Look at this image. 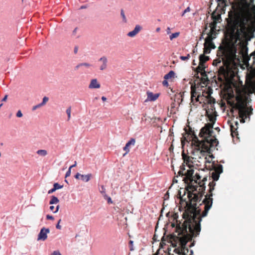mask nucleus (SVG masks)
<instances>
[{
	"mask_svg": "<svg viewBox=\"0 0 255 255\" xmlns=\"http://www.w3.org/2000/svg\"><path fill=\"white\" fill-rule=\"evenodd\" d=\"M232 8L228 12L226 26V33L230 40L218 47V58L213 61V64L217 66L222 61L227 69H236L240 65V59L237 55L236 42L255 30V21L247 4L239 3Z\"/></svg>",
	"mask_w": 255,
	"mask_h": 255,
	"instance_id": "obj_1",
	"label": "nucleus"
},
{
	"mask_svg": "<svg viewBox=\"0 0 255 255\" xmlns=\"http://www.w3.org/2000/svg\"><path fill=\"white\" fill-rule=\"evenodd\" d=\"M213 127L212 124L208 123L201 129L199 135L204 137L201 140L198 139L190 127L185 129L186 134L192 138V144L194 147L193 154L195 156L198 155L199 158L206 156L207 153H210L211 150L215 149L219 143L217 139L212 136Z\"/></svg>",
	"mask_w": 255,
	"mask_h": 255,
	"instance_id": "obj_2",
	"label": "nucleus"
},
{
	"mask_svg": "<svg viewBox=\"0 0 255 255\" xmlns=\"http://www.w3.org/2000/svg\"><path fill=\"white\" fill-rule=\"evenodd\" d=\"M170 212L166 214L168 217V223L165 225L164 236L162 237L161 248L164 249V255H174L175 253V213L173 212L171 217ZM152 255H158L153 254Z\"/></svg>",
	"mask_w": 255,
	"mask_h": 255,
	"instance_id": "obj_3",
	"label": "nucleus"
},
{
	"mask_svg": "<svg viewBox=\"0 0 255 255\" xmlns=\"http://www.w3.org/2000/svg\"><path fill=\"white\" fill-rule=\"evenodd\" d=\"M239 67H237V69H228L227 68L226 66H221L218 70V76H219V80L222 81L223 79L227 78L228 76L229 73H230V76L232 79H233L235 77L237 76V78L239 80V83L242 85V81H240V76L238 75V71H239Z\"/></svg>",
	"mask_w": 255,
	"mask_h": 255,
	"instance_id": "obj_4",
	"label": "nucleus"
},
{
	"mask_svg": "<svg viewBox=\"0 0 255 255\" xmlns=\"http://www.w3.org/2000/svg\"><path fill=\"white\" fill-rule=\"evenodd\" d=\"M253 109L251 107L248 109L246 107L243 106H240L239 107V117L242 118L241 122L244 123L245 119L247 118V115H250L252 114Z\"/></svg>",
	"mask_w": 255,
	"mask_h": 255,
	"instance_id": "obj_5",
	"label": "nucleus"
},
{
	"mask_svg": "<svg viewBox=\"0 0 255 255\" xmlns=\"http://www.w3.org/2000/svg\"><path fill=\"white\" fill-rule=\"evenodd\" d=\"M50 233V230L49 228H46L43 227L41 229L40 232L39 233L37 237L38 241H45L47 238V234Z\"/></svg>",
	"mask_w": 255,
	"mask_h": 255,
	"instance_id": "obj_6",
	"label": "nucleus"
},
{
	"mask_svg": "<svg viewBox=\"0 0 255 255\" xmlns=\"http://www.w3.org/2000/svg\"><path fill=\"white\" fill-rule=\"evenodd\" d=\"M175 92V90H173V88H171L169 87V90L167 91L168 94L170 96L171 99L173 101L172 104H171V113H172L173 114H175V94L173 95V96L171 95V93H173Z\"/></svg>",
	"mask_w": 255,
	"mask_h": 255,
	"instance_id": "obj_7",
	"label": "nucleus"
},
{
	"mask_svg": "<svg viewBox=\"0 0 255 255\" xmlns=\"http://www.w3.org/2000/svg\"><path fill=\"white\" fill-rule=\"evenodd\" d=\"M172 131H173V129H170V132H171V133L169 135L168 137H167V139L166 141L168 143L170 142H171V144L169 148V150H170V152L171 153H172L173 154L174 153H173V150H174V145H173L174 133H173V132Z\"/></svg>",
	"mask_w": 255,
	"mask_h": 255,
	"instance_id": "obj_8",
	"label": "nucleus"
},
{
	"mask_svg": "<svg viewBox=\"0 0 255 255\" xmlns=\"http://www.w3.org/2000/svg\"><path fill=\"white\" fill-rule=\"evenodd\" d=\"M135 142V139L134 138H131L130 140L127 142L126 145L123 148V150L126 151V153L124 154V155H125L126 154L129 152V146L130 145H134Z\"/></svg>",
	"mask_w": 255,
	"mask_h": 255,
	"instance_id": "obj_9",
	"label": "nucleus"
},
{
	"mask_svg": "<svg viewBox=\"0 0 255 255\" xmlns=\"http://www.w3.org/2000/svg\"><path fill=\"white\" fill-rule=\"evenodd\" d=\"M238 122H236L235 123V125H233V124H231L230 125V129L231 132V135L233 137H235L236 136H238V132L237 131L238 128Z\"/></svg>",
	"mask_w": 255,
	"mask_h": 255,
	"instance_id": "obj_10",
	"label": "nucleus"
},
{
	"mask_svg": "<svg viewBox=\"0 0 255 255\" xmlns=\"http://www.w3.org/2000/svg\"><path fill=\"white\" fill-rule=\"evenodd\" d=\"M141 28V26L139 25H136L134 29L129 32L127 35L130 37H133L140 31Z\"/></svg>",
	"mask_w": 255,
	"mask_h": 255,
	"instance_id": "obj_11",
	"label": "nucleus"
},
{
	"mask_svg": "<svg viewBox=\"0 0 255 255\" xmlns=\"http://www.w3.org/2000/svg\"><path fill=\"white\" fill-rule=\"evenodd\" d=\"M159 93L153 94L151 92H147V99L149 101H155L159 96Z\"/></svg>",
	"mask_w": 255,
	"mask_h": 255,
	"instance_id": "obj_12",
	"label": "nucleus"
},
{
	"mask_svg": "<svg viewBox=\"0 0 255 255\" xmlns=\"http://www.w3.org/2000/svg\"><path fill=\"white\" fill-rule=\"evenodd\" d=\"M99 61L102 62V65L100 66L101 70H105L107 67L108 59L106 56H103L99 59Z\"/></svg>",
	"mask_w": 255,
	"mask_h": 255,
	"instance_id": "obj_13",
	"label": "nucleus"
},
{
	"mask_svg": "<svg viewBox=\"0 0 255 255\" xmlns=\"http://www.w3.org/2000/svg\"><path fill=\"white\" fill-rule=\"evenodd\" d=\"M100 84L98 82L96 79H93L91 81L89 88L90 89H98L100 88Z\"/></svg>",
	"mask_w": 255,
	"mask_h": 255,
	"instance_id": "obj_14",
	"label": "nucleus"
},
{
	"mask_svg": "<svg viewBox=\"0 0 255 255\" xmlns=\"http://www.w3.org/2000/svg\"><path fill=\"white\" fill-rule=\"evenodd\" d=\"M194 173V170L193 169H189L187 171H185V177L184 179L187 178L188 180L192 181L193 180V174Z\"/></svg>",
	"mask_w": 255,
	"mask_h": 255,
	"instance_id": "obj_15",
	"label": "nucleus"
},
{
	"mask_svg": "<svg viewBox=\"0 0 255 255\" xmlns=\"http://www.w3.org/2000/svg\"><path fill=\"white\" fill-rule=\"evenodd\" d=\"M205 66L204 64L200 63V62H199V65L196 68V71L197 72H200L203 76H204V75L206 76V74L205 73Z\"/></svg>",
	"mask_w": 255,
	"mask_h": 255,
	"instance_id": "obj_16",
	"label": "nucleus"
},
{
	"mask_svg": "<svg viewBox=\"0 0 255 255\" xmlns=\"http://www.w3.org/2000/svg\"><path fill=\"white\" fill-rule=\"evenodd\" d=\"M191 101L193 102L194 99L195 98L196 101H198L199 98V95H197V93L196 92V90L195 89H193V88H191Z\"/></svg>",
	"mask_w": 255,
	"mask_h": 255,
	"instance_id": "obj_17",
	"label": "nucleus"
},
{
	"mask_svg": "<svg viewBox=\"0 0 255 255\" xmlns=\"http://www.w3.org/2000/svg\"><path fill=\"white\" fill-rule=\"evenodd\" d=\"M248 88L250 93L255 94V82L251 81L249 84Z\"/></svg>",
	"mask_w": 255,
	"mask_h": 255,
	"instance_id": "obj_18",
	"label": "nucleus"
},
{
	"mask_svg": "<svg viewBox=\"0 0 255 255\" xmlns=\"http://www.w3.org/2000/svg\"><path fill=\"white\" fill-rule=\"evenodd\" d=\"M205 43L206 44H208L209 47H211L212 48H215V46L214 44V43L211 41V36L209 35L206 39H205Z\"/></svg>",
	"mask_w": 255,
	"mask_h": 255,
	"instance_id": "obj_19",
	"label": "nucleus"
},
{
	"mask_svg": "<svg viewBox=\"0 0 255 255\" xmlns=\"http://www.w3.org/2000/svg\"><path fill=\"white\" fill-rule=\"evenodd\" d=\"M92 176V175L91 173L88 174L87 175L82 174L81 179L83 181L87 182L90 180Z\"/></svg>",
	"mask_w": 255,
	"mask_h": 255,
	"instance_id": "obj_20",
	"label": "nucleus"
},
{
	"mask_svg": "<svg viewBox=\"0 0 255 255\" xmlns=\"http://www.w3.org/2000/svg\"><path fill=\"white\" fill-rule=\"evenodd\" d=\"M209 60V56H206L205 54H201L199 56V62H200V63L204 64Z\"/></svg>",
	"mask_w": 255,
	"mask_h": 255,
	"instance_id": "obj_21",
	"label": "nucleus"
},
{
	"mask_svg": "<svg viewBox=\"0 0 255 255\" xmlns=\"http://www.w3.org/2000/svg\"><path fill=\"white\" fill-rule=\"evenodd\" d=\"M212 18L213 21H216L217 23L221 19V16L220 14H216L215 12H213L212 14Z\"/></svg>",
	"mask_w": 255,
	"mask_h": 255,
	"instance_id": "obj_22",
	"label": "nucleus"
},
{
	"mask_svg": "<svg viewBox=\"0 0 255 255\" xmlns=\"http://www.w3.org/2000/svg\"><path fill=\"white\" fill-rule=\"evenodd\" d=\"M175 73L174 71L171 70L167 74H165L164 76V79L169 80L172 77H174Z\"/></svg>",
	"mask_w": 255,
	"mask_h": 255,
	"instance_id": "obj_23",
	"label": "nucleus"
},
{
	"mask_svg": "<svg viewBox=\"0 0 255 255\" xmlns=\"http://www.w3.org/2000/svg\"><path fill=\"white\" fill-rule=\"evenodd\" d=\"M59 202V200L58 198L57 197L53 195L51 197V199L49 201V204H50V205L55 204L58 203Z\"/></svg>",
	"mask_w": 255,
	"mask_h": 255,
	"instance_id": "obj_24",
	"label": "nucleus"
},
{
	"mask_svg": "<svg viewBox=\"0 0 255 255\" xmlns=\"http://www.w3.org/2000/svg\"><path fill=\"white\" fill-rule=\"evenodd\" d=\"M36 153L42 156H45L47 154V152L46 150L44 149H39L38 150Z\"/></svg>",
	"mask_w": 255,
	"mask_h": 255,
	"instance_id": "obj_25",
	"label": "nucleus"
},
{
	"mask_svg": "<svg viewBox=\"0 0 255 255\" xmlns=\"http://www.w3.org/2000/svg\"><path fill=\"white\" fill-rule=\"evenodd\" d=\"M182 159L184 160V162H186V163H188L190 161L189 156L186 155L184 152V151H182Z\"/></svg>",
	"mask_w": 255,
	"mask_h": 255,
	"instance_id": "obj_26",
	"label": "nucleus"
},
{
	"mask_svg": "<svg viewBox=\"0 0 255 255\" xmlns=\"http://www.w3.org/2000/svg\"><path fill=\"white\" fill-rule=\"evenodd\" d=\"M217 23L216 21H213L210 24L211 33H213L216 29Z\"/></svg>",
	"mask_w": 255,
	"mask_h": 255,
	"instance_id": "obj_27",
	"label": "nucleus"
},
{
	"mask_svg": "<svg viewBox=\"0 0 255 255\" xmlns=\"http://www.w3.org/2000/svg\"><path fill=\"white\" fill-rule=\"evenodd\" d=\"M63 187V185H60L58 183H54L53 184V188L54 189V190H57L60 189H61Z\"/></svg>",
	"mask_w": 255,
	"mask_h": 255,
	"instance_id": "obj_28",
	"label": "nucleus"
},
{
	"mask_svg": "<svg viewBox=\"0 0 255 255\" xmlns=\"http://www.w3.org/2000/svg\"><path fill=\"white\" fill-rule=\"evenodd\" d=\"M210 48L209 47L206 43H204V54H208L210 52Z\"/></svg>",
	"mask_w": 255,
	"mask_h": 255,
	"instance_id": "obj_29",
	"label": "nucleus"
},
{
	"mask_svg": "<svg viewBox=\"0 0 255 255\" xmlns=\"http://www.w3.org/2000/svg\"><path fill=\"white\" fill-rule=\"evenodd\" d=\"M219 6H225L226 5V0H216Z\"/></svg>",
	"mask_w": 255,
	"mask_h": 255,
	"instance_id": "obj_30",
	"label": "nucleus"
},
{
	"mask_svg": "<svg viewBox=\"0 0 255 255\" xmlns=\"http://www.w3.org/2000/svg\"><path fill=\"white\" fill-rule=\"evenodd\" d=\"M103 197L105 200H107L108 204H112L113 203L111 198L110 197L108 196V195L107 194L104 195V196Z\"/></svg>",
	"mask_w": 255,
	"mask_h": 255,
	"instance_id": "obj_31",
	"label": "nucleus"
},
{
	"mask_svg": "<svg viewBox=\"0 0 255 255\" xmlns=\"http://www.w3.org/2000/svg\"><path fill=\"white\" fill-rule=\"evenodd\" d=\"M212 177L214 180L217 181L219 177V174L217 172H213L212 174Z\"/></svg>",
	"mask_w": 255,
	"mask_h": 255,
	"instance_id": "obj_32",
	"label": "nucleus"
},
{
	"mask_svg": "<svg viewBox=\"0 0 255 255\" xmlns=\"http://www.w3.org/2000/svg\"><path fill=\"white\" fill-rule=\"evenodd\" d=\"M223 172V167L222 165H219L216 169V172L220 174Z\"/></svg>",
	"mask_w": 255,
	"mask_h": 255,
	"instance_id": "obj_33",
	"label": "nucleus"
},
{
	"mask_svg": "<svg viewBox=\"0 0 255 255\" xmlns=\"http://www.w3.org/2000/svg\"><path fill=\"white\" fill-rule=\"evenodd\" d=\"M100 192L102 194L103 197L104 196V195L107 194L106 193V188L104 185H102L101 186Z\"/></svg>",
	"mask_w": 255,
	"mask_h": 255,
	"instance_id": "obj_34",
	"label": "nucleus"
},
{
	"mask_svg": "<svg viewBox=\"0 0 255 255\" xmlns=\"http://www.w3.org/2000/svg\"><path fill=\"white\" fill-rule=\"evenodd\" d=\"M121 16L123 18V21L124 22H127L126 17L124 11V10L123 9H122L121 10Z\"/></svg>",
	"mask_w": 255,
	"mask_h": 255,
	"instance_id": "obj_35",
	"label": "nucleus"
},
{
	"mask_svg": "<svg viewBox=\"0 0 255 255\" xmlns=\"http://www.w3.org/2000/svg\"><path fill=\"white\" fill-rule=\"evenodd\" d=\"M66 114H67L68 116V121L70 120L71 118V107H69L67 109L66 111Z\"/></svg>",
	"mask_w": 255,
	"mask_h": 255,
	"instance_id": "obj_36",
	"label": "nucleus"
},
{
	"mask_svg": "<svg viewBox=\"0 0 255 255\" xmlns=\"http://www.w3.org/2000/svg\"><path fill=\"white\" fill-rule=\"evenodd\" d=\"M48 100H49L48 97H46V96L44 97L42 99V101L41 103V104L42 106H44L47 103V102L48 101Z\"/></svg>",
	"mask_w": 255,
	"mask_h": 255,
	"instance_id": "obj_37",
	"label": "nucleus"
},
{
	"mask_svg": "<svg viewBox=\"0 0 255 255\" xmlns=\"http://www.w3.org/2000/svg\"><path fill=\"white\" fill-rule=\"evenodd\" d=\"M191 10V9L189 6L187 7L182 13L181 16H184L185 14L188 12H189Z\"/></svg>",
	"mask_w": 255,
	"mask_h": 255,
	"instance_id": "obj_38",
	"label": "nucleus"
},
{
	"mask_svg": "<svg viewBox=\"0 0 255 255\" xmlns=\"http://www.w3.org/2000/svg\"><path fill=\"white\" fill-rule=\"evenodd\" d=\"M191 10V9L189 6L187 7L182 13L181 16H184L185 14L188 12H189Z\"/></svg>",
	"mask_w": 255,
	"mask_h": 255,
	"instance_id": "obj_39",
	"label": "nucleus"
},
{
	"mask_svg": "<svg viewBox=\"0 0 255 255\" xmlns=\"http://www.w3.org/2000/svg\"><path fill=\"white\" fill-rule=\"evenodd\" d=\"M210 97L208 100V103L209 104H214L215 103V99L212 98L210 97V95L209 96Z\"/></svg>",
	"mask_w": 255,
	"mask_h": 255,
	"instance_id": "obj_40",
	"label": "nucleus"
},
{
	"mask_svg": "<svg viewBox=\"0 0 255 255\" xmlns=\"http://www.w3.org/2000/svg\"><path fill=\"white\" fill-rule=\"evenodd\" d=\"M71 169H70V168H69V169H68V170L66 172V174H65V178H66L70 176V174H71Z\"/></svg>",
	"mask_w": 255,
	"mask_h": 255,
	"instance_id": "obj_41",
	"label": "nucleus"
},
{
	"mask_svg": "<svg viewBox=\"0 0 255 255\" xmlns=\"http://www.w3.org/2000/svg\"><path fill=\"white\" fill-rule=\"evenodd\" d=\"M167 80H168L164 79V80L163 81L162 84H163V86H165L166 87H168L169 86V84H168Z\"/></svg>",
	"mask_w": 255,
	"mask_h": 255,
	"instance_id": "obj_42",
	"label": "nucleus"
},
{
	"mask_svg": "<svg viewBox=\"0 0 255 255\" xmlns=\"http://www.w3.org/2000/svg\"><path fill=\"white\" fill-rule=\"evenodd\" d=\"M42 106H43L41 104V103L37 104L32 107V110L34 111V110H36L37 109L40 108Z\"/></svg>",
	"mask_w": 255,
	"mask_h": 255,
	"instance_id": "obj_43",
	"label": "nucleus"
},
{
	"mask_svg": "<svg viewBox=\"0 0 255 255\" xmlns=\"http://www.w3.org/2000/svg\"><path fill=\"white\" fill-rule=\"evenodd\" d=\"M23 116L22 113H21L20 110H18L16 114V116L18 118H21Z\"/></svg>",
	"mask_w": 255,
	"mask_h": 255,
	"instance_id": "obj_44",
	"label": "nucleus"
},
{
	"mask_svg": "<svg viewBox=\"0 0 255 255\" xmlns=\"http://www.w3.org/2000/svg\"><path fill=\"white\" fill-rule=\"evenodd\" d=\"M185 169L183 170H180L178 172V174L179 175V176H185Z\"/></svg>",
	"mask_w": 255,
	"mask_h": 255,
	"instance_id": "obj_45",
	"label": "nucleus"
},
{
	"mask_svg": "<svg viewBox=\"0 0 255 255\" xmlns=\"http://www.w3.org/2000/svg\"><path fill=\"white\" fill-rule=\"evenodd\" d=\"M46 219L49 220H53L54 219V217L50 215H46Z\"/></svg>",
	"mask_w": 255,
	"mask_h": 255,
	"instance_id": "obj_46",
	"label": "nucleus"
},
{
	"mask_svg": "<svg viewBox=\"0 0 255 255\" xmlns=\"http://www.w3.org/2000/svg\"><path fill=\"white\" fill-rule=\"evenodd\" d=\"M81 66H84L86 67H89L91 66V65L88 63H81Z\"/></svg>",
	"mask_w": 255,
	"mask_h": 255,
	"instance_id": "obj_47",
	"label": "nucleus"
},
{
	"mask_svg": "<svg viewBox=\"0 0 255 255\" xmlns=\"http://www.w3.org/2000/svg\"><path fill=\"white\" fill-rule=\"evenodd\" d=\"M133 244V242L132 241L130 240L129 241V247H130V251H132L133 250V249H132Z\"/></svg>",
	"mask_w": 255,
	"mask_h": 255,
	"instance_id": "obj_48",
	"label": "nucleus"
},
{
	"mask_svg": "<svg viewBox=\"0 0 255 255\" xmlns=\"http://www.w3.org/2000/svg\"><path fill=\"white\" fill-rule=\"evenodd\" d=\"M52 255H61V254L59 251H54L52 253Z\"/></svg>",
	"mask_w": 255,
	"mask_h": 255,
	"instance_id": "obj_49",
	"label": "nucleus"
},
{
	"mask_svg": "<svg viewBox=\"0 0 255 255\" xmlns=\"http://www.w3.org/2000/svg\"><path fill=\"white\" fill-rule=\"evenodd\" d=\"M81 175L82 174H80L79 173H77L75 176H74V177L76 179H79L80 177H81Z\"/></svg>",
	"mask_w": 255,
	"mask_h": 255,
	"instance_id": "obj_50",
	"label": "nucleus"
},
{
	"mask_svg": "<svg viewBox=\"0 0 255 255\" xmlns=\"http://www.w3.org/2000/svg\"><path fill=\"white\" fill-rule=\"evenodd\" d=\"M190 57V55L189 54H188L187 56H181L180 57V58L182 59V60H185L186 59H188L189 58V57Z\"/></svg>",
	"mask_w": 255,
	"mask_h": 255,
	"instance_id": "obj_51",
	"label": "nucleus"
},
{
	"mask_svg": "<svg viewBox=\"0 0 255 255\" xmlns=\"http://www.w3.org/2000/svg\"><path fill=\"white\" fill-rule=\"evenodd\" d=\"M55 191V190H54V189L53 188H52L51 189H50L49 190H48V194H52L53 192H54Z\"/></svg>",
	"mask_w": 255,
	"mask_h": 255,
	"instance_id": "obj_52",
	"label": "nucleus"
},
{
	"mask_svg": "<svg viewBox=\"0 0 255 255\" xmlns=\"http://www.w3.org/2000/svg\"><path fill=\"white\" fill-rule=\"evenodd\" d=\"M78 46H75L74 47V54H77V52H78Z\"/></svg>",
	"mask_w": 255,
	"mask_h": 255,
	"instance_id": "obj_53",
	"label": "nucleus"
},
{
	"mask_svg": "<svg viewBox=\"0 0 255 255\" xmlns=\"http://www.w3.org/2000/svg\"><path fill=\"white\" fill-rule=\"evenodd\" d=\"M175 38V32L172 33L171 35L170 36V38L171 40Z\"/></svg>",
	"mask_w": 255,
	"mask_h": 255,
	"instance_id": "obj_54",
	"label": "nucleus"
},
{
	"mask_svg": "<svg viewBox=\"0 0 255 255\" xmlns=\"http://www.w3.org/2000/svg\"><path fill=\"white\" fill-rule=\"evenodd\" d=\"M8 95H5L4 97L2 99L1 101L2 102H5L7 99Z\"/></svg>",
	"mask_w": 255,
	"mask_h": 255,
	"instance_id": "obj_55",
	"label": "nucleus"
},
{
	"mask_svg": "<svg viewBox=\"0 0 255 255\" xmlns=\"http://www.w3.org/2000/svg\"><path fill=\"white\" fill-rule=\"evenodd\" d=\"M59 209V205H57V206H56V209H55V210L54 211H53V213H57V212L58 211Z\"/></svg>",
	"mask_w": 255,
	"mask_h": 255,
	"instance_id": "obj_56",
	"label": "nucleus"
},
{
	"mask_svg": "<svg viewBox=\"0 0 255 255\" xmlns=\"http://www.w3.org/2000/svg\"><path fill=\"white\" fill-rule=\"evenodd\" d=\"M76 165H77V162H76V161H75V162H74V164H73V165H71V166L69 167V168H70V169H72V168H73V167H75V166H76Z\"/></svg>",
	"mask_w": 255,
	"mask_h": 255,
	"instance_id": "obj_57",
	"label": "nucleus"
},
{
	"mask_svg": "<svg viewBox=\"0 0 255 255\" xmlns=\"http://www.w3.org/2000/svg\"><path fill=\"white\" fill-rule=\"evenodd\" d=\"M56 228L57 229L61 230V226L59 224H57L56 225Z\"/></svg>",
	"mask_w": 255,
	"mask_h": 255,
	"instance_id": "obj_58",
	"label": "nucleus"
},
{
	"mask_svg": "<svg viewBox=\"0 0 255 255\" xmlns=\"http://www.w3.org/2000/svg\"><path fill=\"white\" fill-rule=\"evenodd\" d=\"M174 174H175V172H174ZM172 184L175 183V175H174L172 178Z\"/></svg>",
	"mask_w": 255,
	"mask_h": 255,
	"instance_id": "obj_59",
	"label": "nucleus"
},
{
	"mask_svg": "<svg viewBox=\"0 0 255 255\" xmlns=\"http://www.w3.org/2000/svg\"><path fill=\"white\" fill-rule=\"evenodd\" d=\"M173 158H172V160H171V167L172 168V170L173 171H174V165L173 164Z\"/></svg>",
	"mask_w": 255,
	"mask_h": 255,
	"instance_id": "obj_60",
	"label": "nucleus"
},
{
	"mask_svg": "<svg viewBox=\"0 0 255 255\" xmlns=\"http://www.w3.org/2000/svg\"><path fill=\"white\" fill-rule=\"evenodd\" d=\"M49 209L51 211H54V206L52 205V206H50V207H49Z\"/></svg>",
	"mask_w": 255,
	"mask_h": 255,
	"instance_id": "obj_61",
	"label": "nucleus"
},
{
	"mask_svg": "<svg viewBox=\"0 0 255 255\" xmlns=\"http://www.w3.org/2000/svg\"><path fill=\"white\" fill-rule=\"evenodd\" d=\"M77 29V27L74 28V29L73 30V34H75L76 33Z\"/></svg>",
	"mask_w": 255,
	"mask_h": 255,
	"instance_id": "obj_62",
	"label": "nucleus"
},
{
	"mask_svg": "<svg viewBox=\"0 0 255 255\" xmlns=\"http://www.w3.org/2000/svg\"><path fill=\"white\" fill-rule=\"evenodd\" d=\"M81 66V63L78 64L76 67H75V69L77 70Z\"/></svg>",
	"mask_w": 255,
	"mask_h": 255,
	"instance_id": "obj_63",
	"label": "nucleus"
},
{
	"mask_svg": "<svg viewBox=\"0 0 255 255\" xmlns=\"http://www.w3.org/2000/svg\"><path fill=\"white\" fill-rule=\"evenodd\" d=\"M86 8H87V6L86 5H83L80 7V9H84Z\"/></svg>",
	"mask_w": 255,
	"mask_h": 255,
	"instance_id": "obj_64",
	"label": "nucleus"
}]
</instances>
